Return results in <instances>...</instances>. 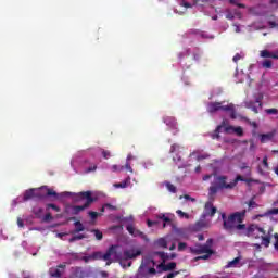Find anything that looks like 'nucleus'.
I'll return each mask as SVG.
<instances>
[{
	"label": "nucleus",
	"instance_id": "1",
	"mask_svg": "<svg viewBox=\"0 0 278 278\" xmlns=\"http://www.w3.org/2000/svg\"><path fill=\"white\" fill-rule=\"evenodd\" d=\"M244 216H247V210L241 212H235L227 217V214L222 213V220L224 223V229L226 231H239L240 236H247V238H261L263 247H270V238H273V227H269L268 231L264 228L252 224L247 227L244 223Z\"/></svg>",
	"mask_w": 278,
	"mask_h": 278
},
{
	"label": "nucleus",
	"instance_id": "2",
	"mask_svg": "<svg viewBox=\"0 0 278 278\" xmlns=\"http://www.w3.org/2000/svg\"><path fill=\"white\" fill-rule=\"evenodd\" d=\"M91 258L92 262L103 260V262H106L105 266H111L114 262H121L123 252H118V245H111L104 254L101 251L93 252Z\"/></svg>",
	"mask_w": 278,
	"mask_h": 278
},
{
	"label": "nucleus",
	"instance_id": "3",
	"mask_svg": "<svg viewBox=\"0 0 278 278\" xmlns=\"http://www.w3.org/2000/svg\"><path fill=\"white\" fill-rule=\"evenodd\" d=\"M74 197V201L76 203H79L80 201H86L84 205H74L72 206V214L74 216H77L80 212H84V210H88L97 201V199L92 198V191H81L78 193H72Z\"/></svg>",
	"mask_w": 278,
	"mask_h": 278
},
{
	"label": "nucleus",
	"instance_id": "4",
	"mask_svg": "<svg viewBox=\"0 0 278 278\" xmlns=\"http://www.w3.org/2000/svg\"><path fill=\"white\" fill-rule=\"evenodd\" d=\"M219 190H232L231 182H227V176H215L208 188V197H215Z\"/></svg>",
	"mask_w": 278,
	"mask_h": 278
},
{
	"label": "nucleus",
	"instance_id": "5",
	"mask_svg": "<svg viewBox=\"0 0 278 278\" xmlns=\"http://www.w3.org/2000/svg\"><path fill=\"white\" fill-rule=\"evenodd\" d=\"M212 244H214V239H207L205 244H197L194 248H190V252L193 255H203V253L214 254Z\"/></svg>",
	"mask_w": 278,
	"mask_h": 278
},
{
	"label": "nucleus",
	"instance_id": "6",
	"mask_svg": "<svg viewBox=\"0 0 278 278\" xmlns=\"http://www.w3.org/2000/svg\"><path fill=\"white\" fill-rule=\"evenodd\" d=\"M208 114H214L216 112H223L228 110H233V104L223 105V102H210L206 108Z\"/></svg>",
	"mask_w": 278,
	"mask_h": 278
},
{
	"label": "nucleus",
	"instance_id": "7",
	"mask_svg": "<svg viewBox=\"0 0 278 278\" xmlns=\"http://www.w3.org/2000/svg\"><path fill=\"white\" fill-rule=\"evenodd\" d=\"M30 199H42V194H40L39 189H28L24 192L23 201L27 202L30 201Z\"/></svg>",
	"mask_w": 278,
	"mask_h": 278
},
{
	"label": "nucleus",
	"instance_id": "8",
	"mask_svg": "<svg viewBox=\"0 0 278 278\" xmlns=\"http://www.w3.org/2000/svg\"><path fill=\"white\" fill-rule=\"evenodd\" d=\"M139 255H142V251L140 250H125L122 254V258L117 262H123V260H136Z\"/></svg>",
	"mask_w": 278,
	"mask_h": 278
},
{
	"label": "nucleus",
	"instance_id": "9",
	"mask_svg": "<svg viewBox=\"0 0 278 278\" xmlns=\"http://www.w3.org/2000/svg\"><path fill=\"white\" fill-rule=\"evenodd\" d=\"M66 268L65 264H60L56 267H52L49 269V275L52 278H61L64 275V270Z\"/></svg>",
	"mask_w": 278,
	"mask_h": 278
},
{
	"label": "nucleus",
	"instance_id": "10",
	"mask_svg": "<svg viewBox=\"0 0 278 278\" xmlns=\"http://www.w3.org/2000/svg\"><path fill=\"white\" fill-rule=\"evenodd\" d=\"M217 212V208L212 204V202H206L204 206V213L202 218H207V216L214 217Z\"/></svg>",
	"mask_w": 278,
	"mask_h": 278
},
{
	"label": "nucleus",
	"instance_id": "11",
	"mask_svg": "<svg viewBox=\"0 0 278 278\" xmlns=\"http://www.w3.org/2000/svg\"><path fill=\"white\" fill-rule=\"evenodd\" d=\"M169 153H175V155L173 156V161L176 164H179V162H181V147H179V144L174 143L170 147Z\"/></svg>",
	"mask_w": 278,
	"mask_h": 278
},
{
	"label": "nucleus",
	"instance_id": "12",
	"mask_svg": "<svg viewBox=\"0 0 278 278\" xmlns=\"http://www.w3.org/2000/svg\"><path fill=\"white\" fill-rule=\"evenodd\" d=\"M175 268H177V263L175 262H170L168 264L160 263L157 265V270H160L161 273H168V270H175Z\"/></svg>",
	"mask_w": 278,
	"mask_h": 278
},
{
	"label": "nucleus",
	"instance_id": "13",
	"mask_svg": "<svg viewBox=\"0 0 278 278\" xmlns=\"http://www.w3.org/2000/svg\"><path fill=\"white\" fill-rule=\"evenodd\" d=\"M165 125H167V127L169 129H177V119H175V117L173 116H165L163 118Z\"/></svg>",
	"mask_w": 278,
	"mask_h": 278
},
{
	"label": "nucleus",
	"instance_id": "14",
	"mask_svg": "<svg viewBox=\"0 0 278 278\" xmlns=\"http://www.w3.org/2000/svg\"><path fill=\"white\" fill-rule=\"evenodd\" d=\"M128 233H130V236H134L135 238H144V232L138 230V229H135L134 226L131 225H128L126 227Z\"/></svg>",
	"mask_w": 278,
	"mask_h": 278
},
{
	"label": "nucleus",
	"instance_id": "15",
	"mask_svg": "<svg viewBox=\"0 0 278 278\" xmlns=\"http://www.w3.org/2000/svg\"><path fill=\"white\" fill-rule=\"evenodd\" d=\"M207 227H210V223L205 222V218L198 220L194 225L195 231H201L203 229H207Z\"/></svg>",
	"mask_w": 278,
	"mask_h": 278
},
{
	"label": "nucleus",
	"instance_id": "16",
	"mask_svg": "<svg viewBox=\"0 0 278 278\" xmlns=\"http://www.w3.org/2000/svg\"><path fill=\"white\" fill-rule=\"evenodd\" d=\"M238 181H244L245 184H253L252 178H243L242 175H238L231 182L230 186H232V189L235 186H238Z\"/></svg>",
	"mask_w": 278,
	"mask_h": 278
},
{
	"label": "nucleus",
	"instance_id": "17",
	"mask_svg": "<svg viewBox=\"0 0 278 278\" xmlns=\"http://www.w3.org/2000/svg\"><path fill=\"white\" fill-rule=\"evenodd\" d=\"M226 134H231V131H233L235 134H237V136H244V130L242 129V127H233V126H228L225 128Z\"/></svg>",
	"mask_w": 278,
	"mask_h": 278
},
{
	"label": "nucleus",
	"instance_id": "18",
	"mask_svg": "<svg viewBox=\"0 0 278 278\" xmlns=\"http://www.w3.org/2000/svg\"><path fill=\"white\" fill-rule=\"evenodd\" d=\"M261 58H271L273 60H278V51L270 52L268 50H262Z\"/></svg>",
	"mask_w": 278,
	"mask_h": 278
},
{
	"label": "nucleus",
	"instance_id": "19",
	"mask_svg": "<svg viewBox=\"0 0 278 278\" xmlns=\"http://www.w3.org/2000/svg\"><path fill=\"white\" fill-rule=\"evenodd\" d=\"M274 136L275 135L273 132H267V134L260 135L262 144H264L266 142H270V140H273Z\"/></svg>",
	"mask_w": 278,
	"mask_h": 278
},
{
	"label": "nucleus",
	"instance_id": "20",
	"mask_svg": "<svg viewBox=\"0 0 278 278\" xmlns=\"http://www.w3.org/2000/svg\"><path fill=\"white\" fill-rule=\"evenodd\" d=\"M248 205V212H251V210H255V207H260V204L255 202V195L252 197L249 202L247 203Z\"/></svg>",
	"mask_w": 278,
	"mask_h": 278
},
{
	"label": "nucleus",
	"instance_id": "21",
	"mask_svg": "<svg viewBox=\"0 0 278 278\" xmlns=\"http://www.w3.org/2000/svg\"><path fill=\"white\" fill-rule=\"evenodd\" d=\"M240 260H241V257L237 256L232 261L228 262L227 265L225 266V268H236V267H238V264H240Z\"/></svg>",
	"mask_w": 278,
	"mask_h": 278
},
{
	"label": "nucleus",
	"instance_id": "22",
	"mask_svg": "<svg viewBox=\"0 0 278 278\" xmlns=\"http://www.w3.org/2000/svg\"><path fill=\"white\" fill-rule=\"evenodd\" d=\"M155 255H159L160 258L162 260L161 264H166V262L170 260V254L165 252H155Z\"/></svg>",
	"mask_w": 278,
	"mask_h": 278
},
{
	"label": "nucleus",
	"instance_id": "23",
	"mask_svg": "<svg viewBox=\"0 0 278 278\" xmlns=\"http://www.w3.org/2000/svg\"><path fill=\"white\" fill-rule=\"evenodd\" d=\"M159 218V220H164L165 223L163 224V227H166V225H170V223H173L168 216H166V214H159L156 216Z\"/></svg>",
	"mask_w": 278,
	"mask_h": 278
},
{
	"label": "nucleus",
	"instance_id": "24",
	"mask_svg": "<svg viewBox=\"0 0 278 278\" xmlns=\"http://www.w3.org/2000/svg\"><path fill=\"white\" fill-rule=\"evenodd\" d=\"M156 247H161V249H168V241L166 240V238H160L156 241Z\"/></svg>",
	"mask_w": 278,
	"mask_h": 278
},
{
	"label": "nucleus",
	"instance_id": "25",
	"mask_svg": "<svg viewBox=\"0 0 278 278\" xmlns=\"http://www.w3.org/2000/svg\"><path fill=\"white\" fill-rule=\"evenodd\" d=\"M129 181H131V178L128 177L122 182L114 184V188H127L129 186Z\"/></svg>",
	"mask_w": 278,
	"mask_h": 278
},
{
	"label": "nucleus",
	"instance_id": "26",
	"mask_svg": "<svg viewBox=\"0 0 278 278\" xmlns=\"http://www.w3.org/2000/svg\"><path fill=\"white\" fill-rule=\"evenodd\" d=\"M223 126H217L216 129L214 130V132L211 135V138L213 140H218V138H220V129Z\"/></svg>",
	"mask_w": 278,
	"mask_h": 278
},
{
	"label": "nucleus",
	"instance_id": "27",
	"mask_svg": "<svg viewBox=\"0 0 278 278\" xmlns=\"http://www.w3.org/2000/svg\"><path fill=\"white\" fill-rule=\"evenodd\" d=\"M74 225H75V227H76V229H75V233H79V232H81V231H85V227H84V224H81V222H75L74 223Z\"/></svg>",
	"mask_w": 278,
	"mask_h": 278
},
{
	"label": "nucleus",
	"instance_id": "28",
	"mask_svg": "<svg viewBox=\"0 0 278 278\" xmlns=\"http://www.w3.org/2000/svg\"><path fill=\"white\" fill-rule=\"evenodd\" d=\"M112 173H121L125 170V166L123 165H112L111 167Z\"/></svg>",
	"mask_w": 278,
	"mask_h": 278
},
{
	"label": "nucleus",
	"instance_id": "29",
	"mask_svg": "<svg viewBox=\"0 0 278 278\" xmlns=\"http://www.w3.org/2000/svg\"><path fill=\"white\" fill-rule=\"evenodd\" d=\"M91 233H94L96 240H103V232L99 229L91 230Z\"/></svg>",
	"mask_w": 278,
	"mask_h": 278
},
{
	"label": "nucleus",
	"instance_id": "30",
	"mask_svg": "<svg viewBox=\"0 0 278 278\" xmlns=\"http://www.w3.org/2000/svg\"><path fill=\"white\" fill-rule=\"evenodd\" d=\"M262 66H263V68H273V61H270V60H264L263 62H262Z\"/></svg>",
	"mask_w": 278,
	"mask_h": 278
},
{
	"label": "nucleus",
	"instance_id": "31",
	"mask_svg": "<svg viewBox=\"0 0 278 278\" xmlns=\"http://www.w3.org/2000/svg\"><path fill=\"white\" fill-rule=\"evenodd\" d=\"M165 186L169 192H173L174 194H175V192H177V187H175V185H173L170 182H166Z\"/></svg>",
	"mask_w": 278,
	"mask_h": 278
},
{
	"label": "nucleus",
	"instance_id": "32",
	"mask_svg": "<svg viewBox=\"0 0 278 278\" xmlns=\"http://www.w3.org/2000/svg\"><path fill=\"white\" fill-rule=\"evenodd\" d=\"M205 255H201V256H197L194 258V262H199V260H210V257H212V255L214 254H210V253H204Z\"/></svg>",
	"mask_w": 278,
	"mask_h": 278
},
{
	"label": "nucleus",
	"instance_id": "33",
	"mask_svg": "<svg viewBox=\"0 0 278 278\" xmlns=\"http://www.w3.org/2000/svg\"><path fill=\"white\" fill-rule=\"evenodd\" d=\"M84 238H86V236H84V235H76V236H74V237H72L70 239V242H77V240H84Z\"/></svg>",
	"mask_w": 278,
	"mask_h": 278
},
{
	"label": "nucleus",
	"instance_id": "34",
	"mask_svg": "<svg viewBox=\"0 0 278 278\" xmlns=\"http://www.w3.org/2000/svg\"><path fill=\"white\" fill-rule=\"evenodd\" d=\"M97 170V164L92 163L88 168L85 169V173H94Z\"/></svg>",
	"mask_w": 278,
	"mask_h": 278
},
{
	"label": "nucleus",
	"instance_id": "35",
	"mask_svg": "<svg viewBox=\"0 0 278 278\" xmlns=\"http://www.w3.org/2000/svg\"><path fill=\"white\" fill-rule=\"evenodd\" d=\"M88 215L90 216L91 220H97V218H99V213L94 211H89Z\"/></svg>",
	"mask_w": 278,
	"mask_h": 278
},
{
	"label": "nucleus",
	"instance_id": "36",
	"mask_svg": "<svg viewBox=\"0 0 278 278\" xmlns=\"http://www.w3.org/2000/svg\"><path fill=\"white\" fill-rule=\"evenodd\" d=\"M47 197H54V199H58V192L53 189H47Z\"/></svg>",
	"mask_w": 278,
	"mask_h": 278
},
{
	"label": "nucleus",
	"instance_id": "37",
	"mask_svg": "<svg viewBox=\"0 0 278 278\" xmlns=\"http://www.w3.org/2000/svg\"><path fill=\"white\" fill-rule=\"evenodd\" d=\"M240 0H230L232 5H237V8H247V5L239 2Z\"/></svg>",
	"mask_w": 278,
	"mask_h": 278
},
{
	"label": "nucleus",
	"instance_id": "38",
	"mask_svg": "<svg viewBox=\"0 0 278 278\" xmlns=\"http://www.w3.org/2000/svg\"><path fill=\"white\" fill-rule=\"evenodd\" d=\"M176 213L178 216H180V218H190V215H188V213H184L181 210L176 211Z\"/></svg>",
	"mask_w": 278,
	"mask_h": 278
},
{
	"label": "nucleus",
	"instance_id": "39",
	"mask_svg": "<svg viewBox=\"0 0 278 278\" xmlns=\"http://www.w3.org/2000/svg\"><path fill=\"white\" fill-rule=\"evenodd\" d=\"M248 108H251L252 112H254V114H258L260 113V111L257 110V106H255L253 102H249L248 103Z\"/></svg>",
	"mask_w": 278,
	"mask_h": 278
},
{
	"label": "nucleus",
	"instance_id": "40",
	"mask_svg": "<svg viewBox=\"0 0 278 278\" xmlns=\"http://www.w3.org/2000/svg\"><path fill=\"white\" fill-rule=\"evenodd\" d=\"M277 214H278V208H271L265 213V216L277 215Z\"/></svg>",
	"mask_w": 278,
	"mask_h": 278
},
{
	"label": "nucleus",
	"instance_id": "41",
	"mask_svg": "<svg viewBox=\"0 0 278 278\" xmlns=\"http://www.w3.org/2000/svg\"><path fill=\"white\" fill-rule=\"evenodd\" d=\"M47 210H54V212H60L59 206L52 203L47 205Z\"/></svg>",
	"mask_w": 278,
	"mask_h": 278
},
{
	"label": "nucleus",
	"instance_id": "42",
	"mask_svg": "<svg viewBox=\"0 0 278 278\" xmlns=\"http://www.w3.org/2000/svg\"><path fill=\"white\" fill-rule=\"evenodd\" d=\"M81 262H85V264H88V262L92 261V254L88 256L80 257Z\"/></svg>",
	"mask_w": 278,
	"mask_h": 278
},
{
	"label": "nucleus",
	"instance_id": "43",
	"mask_svg": "<svg viewBox=\"0 0 278 278\" xmlns=\"http://www.w3.org/2000/svg\"><path fill=\"white\" fill-rule=\"evenodd\" d=\"M227 112H230V118L232 121H236L237 115H236V110L233 109V104H232V110H228Z\"/></svg>",
	"mask_w": 278,
	"mask_h": 278
},
{
	"label": "nucleus",
	"instance_id": "44",
	"mask_svg": "<svg viewBox=\"0 0 278 278\" xmlns=\"http://www.w3.org/2000/svg\"><path fill=\"white\" fill-rule=\"evenodd\" d=\"M262 99H264L262 93H260L255 99V103H258L260 108H262Z\"/></svg>",
	"mask_w": 278,
	"mask_h": 278
},
{
	"label": "nucleus",
	"instance_id": "45",
	"mask_svg": "<svg viewBox=\"0 0 278 278\" xmlns=\"http://www.w3.org/2000/svg\"><path fill=\"white\" fill-rule=\"evenodd\" d=\"M104 207H106V210H111V212L118 210V207H116L110 203L104 204Z\"/></svg>",
	"mask_w": 278,
	"mask_h": 278
},
{
	"label": "nucleus",
	"instance_id": "46",
	"mask_svg": "<svg viewBox=\"0 0 278 278\" xmlns=\"http://www.w3.org/2000/svg\"><path fill=\"white\" fill-rule=\"evenodd\" d=\"M102 157H104V160H110V157H111L110 151L103 150L102 151Z\"/></svg>",
	"mask_w": 278,
	"mask_h": 278
},
{
	"label": "nucleus",
	"instance_id": "47",
	"mask_svg": "<svg viewBox=\"0 0 278 278\" xmlns=\"http://www.w3.org/2000/svg\"><path fill=\"white\" fill-rule=\"evenodd\" d=\"M124 168H126V170H128V173H134V168H131L130 162H126Z\"/></svg>",
	"mask_w": 278,
	"mask_h": 278
},
{
	"label": "nucleus",
	"instance_id": "48",
	"mask_svg": "<svg viewBox=\"0 0 278 278\" xmlns=\"http://www.w3.org/2000/svg\"><path fill=\"white\" fill-rule=\"evenodd\" d=\"M186 247H188V244H186V242H179L178 243V251H185Z\"/></svg>",
	"mask_w": 278,
	"mask_h": 278
},
{
	"label": "nucleus",
	"instance_id": "49",
	"mask_svg": "<svg viewBox=\"0 0 278 278\" xmlns=\"http://www.w3.org/2000/svg\"><path fill=\"white\" fill-rule=\"evenodd\" d=\"M208 157H210V154L207 153L198 155V162H201V160H207Z\"/></svg>",
	"mask_w": 278,
	"mask_h": 278
},
{
	"label": "nucleus",
	"instance_id": "50",
	"mask_svg": "<svg viewBox=\"0 0 278 278\" xmlns=\"http://www.w3.org/2000/svg\"><path fill=\"white\" fill-rule=\"evenodd\" d=\"M43 220L47 223L49 220H53V215H51V213H47L43 217Z\"/></svg>",
	"mask_w": 278,
	"mask_h": 278
},
{
	"label": "nucleus",
	"instance_id": "51",
	"mask_svg": "<svg viewBox=\"0 0 278 278\" xmlns=\"http://www.w3.org/2000/svg\"><path fill=\"white\" fill-rule=\"evenodd\" d=\"M265 112L267 113V114H278V110L277 109H266L265 110Z\"/></svg>",
	"mask_w": 278,
	"mask_h": 278
},
{
	"label": "nucleus",
	"instance_id": "52",
	"mask_svg": "<svg viewBox=\"0 0 278 278\" xmlns=\"http://www.w3.org/2000/svg\"><path fill=\"white\" fill-rule=\"evenodd\" d=\"M240 60H242V55H240V53H237L233 58L232 61L237 64V62H240Z\"/></svg>",
	"mask_w": 278,
	"mask_h": 278
},
{
	"label": "nucleus",
	"instance_id": "53",
	"mask_svg": "<svg viewBox=\"0 0 278 278\" xmlns=\"http://www.w3.org/2000/svg\"><path fill=\"white\" fill-rule=\"evenodd\" d=\"M179 275V271L169 273L167 276H164V278H175Z\"/></svg>",
	"mask_w": 278,
	"mask_h": 278
},
{
	"label": "nucleus",
	"instance_id": "54",
	"mask_svg": "<svg viewBox=\"0 0 278 278\" xmlns=\"http://www.w3.org/2000/svg\"><path fill=\"white\" fill-rule=\"evenodd\" d=\"M45 212V208H37L35 210V215L40 218V215Z\"/></svg>",
	"mask_w": 278,
	"mask_h": 278
},
{
	"label": "nucleus",
	"instance_id": "55",
	"mask_svg": "<svg viewBox=\"0 0 278 278\" xmlns=\"http://www.w3.org/2000/svg\"><path fill=\"white\" fill-rule=\"evenodd\" d=\"M147 225H148V227H153V225H157V220L148 219Z\"/></svg>",
	"mask_w": 278,
	"mask_h": 278
},
{
	"label": "nucleus",
	"instance_id": "56",
	"mask_svg": "<svg viewBox=\"0 0 278 278\" xmlns=\"http://www.w3.org/2000/svg\"><path fill=\"white\" fill-rule=\"evenodd\" d=\"M268 25H269L270 29H275V27H278V24L274 21H269Z\"/></svg>",
	"mask_w": 278,
	"mask_h": 278
},
{
	"label": "nucleus",
	"instance_id": "57",
	"mask_svg": "<svg viewBox=\"0 0 278 278\" xmlns=\"http://www.w3.org/2000/svg\"><path fill=\"white\" fill-rule=\"evenodd\" d=\"M241 169L247 170L248 175H251V167L243 165V166H241Z\"/></svg>",
	"mask_w": 278,
	"mask_h": 278
},
{
	"label": "nucleus",
	"instance_id": "58",
	"mask_svg": "<svg viewBox=\"0 0 278 278\" xmlns=\"http://www.w3.org/2000/svg\"><path fill=\"white\" fill-rule=\"evenodd\" d=\"M184 199H186L187 201H192V202H195L197 200L188 194H185L184 195Z\"/></svg>",
	"mask_w": 278,
	"mask_h": 278
},
{
	"label": "nucleus",
	"instance_id": "59",
	"mask_svg": "<svg viewBox=\"0 0 278 278\" xmlns=\"http://www.w3.org/2000/svg\"><path fill=\"white\" fill-rule=\"evenodd\" d=\"M203 181H210V179H212V174H207L203 176Z\"/></svg>",
	"mask_w": 278,
	"mask_h": 278
},
{
	"label": "nucleus",
	"instance_id": "60",
	"mask_svg": "<svg viewBox=\"0 0 278 278\" xmlns=\"http://www.w3.org/2000/svg\"><path fill=\"white\" fill-rule=\"evenodd\" d=\"M17 225L18 227H25V223L21 219V217L17 218Z\"/></svg>",
	"mask_w": 278,
	"mask_h": 278
},
{
	"label": "nucleus",
	"instance_id": "61",
	"mask_svg": "<svg viewBox=\"0 0 278 278\" xmlns=\"http://www.w3.org/2000/svg\"><path fill=\"white\" fill-rule=\"evenodd\" d=\"M193 60H195V62H199L201 60V54L194 53L193 54Z\"/></svg>",
	"mask_w": 278,
	"mask_h": 278
},
{
	"label": "nucleus",
	"instance_id": "62",
	"mask_svg": "<svg viewBox=\"0 0 278 278\" xmlns=\"http://www.w3.org/2000/svg\"><path fill=\"white\" fill-rule=\"evenodd\" d=\"M263 165L265 166V168H268V157H264L263 159Z\"/></svg>",
	"mask_w": 278,
	"mask_h": 278
},
{
	"label": "nucleus",
	"instance_id": "63",
	"mask_svg": "<svg viewBox=\"0 0 278 278\" xmlns=\"http://www.w3.org/2000/svg\"><path fill=\"white\" fill-rule=\"evenodd\" d=\"M274 238H275V240H276V242H275V249H278V233H275L274 235Z\"/></svg>",
	"mask_w": 278,
	"mask_h": 278
},
{
	"label": "nucleus",
	"instance_id": "64",
	"mask_svg": "<svg viewBox=\"0 0 278 278\" xmlns=\"http://www.w3.org/2000/svg\"><path fill=\"white\" fill-rule=\"evenodd\" d=\"M100 275H101V277H103V278L110 277V274H108V271H101Z\"/></svg>",
	"mask_w": 278,
	"mask_h": 278
}]
</instances>
